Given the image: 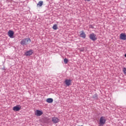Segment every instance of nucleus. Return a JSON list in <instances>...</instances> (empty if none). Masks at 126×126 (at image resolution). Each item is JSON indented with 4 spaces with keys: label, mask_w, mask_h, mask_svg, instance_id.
Segmentation results:
<instances>
[{
    "label": "nucleus",
    "mask_w": 126,
    "mask_h": 126,
    "mask_svg": "<svg viewBox=\"0 0 126 126\" xmlns=\"http://www.w3.org/2000/svg\"><path fill=\"white\" fill-rule=\"evenodd\" d=\"M64 63L65 64L67 63H68V60L66 58H65L64 59Z\"/></svg>",
    "instance_id": "2eb2a0df"
},
{
    "label": "nucleus",
    "mask_w": 126,
    "mask_h": 126,
    "mask_svg": "<svg viewBox=\"0 0 126 126\" xmlns=\"http://www.w3.org/2000/svg\"><path fill=\"white\" fill-rule=\"evenodd\" d=\"M43 1H39L37 4V6L41 7L43 5Z\"/></svg>",
    "instance_id": "ddd939ff"
},
{
    "label": "nucleus",
    "mask_w": 126,
    "mask_h": 126,
    "mask_svg": "<svg viewBox=\"0 0 126 126\" xmlns=\"http://www.w3.org/2000/svg\"><path fill=\"white\" fill-rule=\"evenodd\" d=\"M34 114L35 116H37V117H40V116H42L43 115V111L36 110L35 111Z\"/></svg>",
    "instance_id": "20e7f679"
},
{
    "label": "nucleus",
    "mask_w": 126,
    "mask_h": 126,
    "mask_svg": "<svg viewBox=\"0 0 126 126\" xmlns=\"http://www.w3.org/2000/svg\"><path fill=\"white\" fill-rule=\"evenodd\" d=\"M30 42H31V39L29 38H27L22 39L20 42V44H22V46H27Z\"/></svg>",
    "instance_id": "f257e3e1"
},
{
    "label": "nucleus",
    "mask_w": 126,
    "mask_h": 126,
    "mask_svg": "<svg viewBox=\"0 0 126 126\" xmlns=\"http://www.w3.org/2000/svg\"><path fill=\"white\" fill-rule=\"evenodd\" d=\"M91 0H84L85 1H90Z\"/></svg>",
    "instance_id": "f3484780"
},
{
    "label": "nucleus",
    "mask_w": 126,
    "mask_h": 126,
    "mask_svg": "<svg viewBox=\"0 0 126 126\" xmlns=\"http://www.w3.org/2000/svg\"><path fill=\"white\" fill-rule=\"evenodd\" d=\"M90 39L92 40V41H96V40H97L96 34H95L94 33H91L90 35Z\"/></svg>",
    "instance_id": "7ed1b4c3"
},
{
    "label": "nucleus",
    "mask_w": 126,
    "mask_h": 126,
    "mask_svg": "<svg viewBox=\"0 0 126 126\" xmlns=\"http://www.w3.org/2000/svg\"><path fill=\"white\" fill-rule=\"evenodd\" d=\"M32 54H33V51H27L25 53V56L28 57V56H31V55H32Z\"/></svg>",
    "instance_id": "9b49d317"
},
{
    "label": "nucleus",
    "mask_w": 126,
    "mask_h": 126,
    "mask_svg": "<svg viewBox=\"0 0 126 126\" xmlns=\"http://www.w3.org/2000/svg\"><path fill=\"white\" fill-rule=\"evenodd\" d=\"M13 35H14V32L12 31H9L8 32V35L10 38H13Z\"/></svg>",
    "instance_id": "1a4fd4ad"
},
{
    "label": "nucleus",
    "mask_w": 126,
    "mask_h": 126,
    "mask_svg": "<svg viewBox=\"0 0 126 126\" xmlns=\"http://www.w3.org/2000/svg\"><path fill=\"white\" fill-rule=\"evenodd\" d=\"M120 39L121 40H124L125 41L126 40V33H122L120 35Z\"/></svg>",
    "instance_id": "6e6552de"
},
{
    "label": "nucleus",
    "mask_w": 126,
    "mask_h": 126,
    "mask_svg": "<svg viewBox=\"0 0 126 126\" xmlns=\"http://www.w3.org/2000/svg\"><path fill=\"white\" fill-rule=\"evenodd\" d=\"M64 82L67 86H69L70 85H71V80L66 79L65 80Z\"/></svg>",
    "instance_id": "9d476101"
},
{
    "label": "nucleus",
    "mask_w": 126,
    "mask_h": 126,
    "mask_svg": "<svg viewBox=\"0 0 126 126\" xmlns=\"http://www.w3.org/2000/svg\"><path fill=\"white\" fill-rule=\"evenodd\" d=\"M52 121L54 124H58L60 122V119L57 117H53L52 118Z\"/></svg>",
    "instance_id": "0eeeda50"
},
{
    "label": "nucleus",
    "mask_w": 126,
    "mask_h": 126,
    "mask_svg": "<svg viewBox=\"0 0 126 126\" xmlns=\"http://www.w3.org/2000/svg\"><path fill=\"white\" fill-rule=\"evenodd\" d=\"M46 102L47 103H53V102H54V99H53V98H47L46 99Z\"/></svg>",
    "instance_id": "f8f14e48"
},
{
    "label": "nucleus",
    "mask_w": 126,
    "mask_h": 126,
    "mask_svg": "<svg viewBox=\"0 0 126 126\" xmlns=\"http://www.w3.org/2000/svg\"><path fill=\"white\" fill-rule=\"evenodd\" d=\"M52 28L54 29V30H57L58 29V25L55 24L53 25Z\"/></svg>",
    "instance_id": "4468645a"
},
{
    "label": "nucleus",
    "mask_w": 126,
    "mask_h": 126,
    "mask_svg": "<svg viewBox=\"0 0 126 126\" xmlns=\"http://www.w3.org/2000/svg\"><path fill=\"white\" fill-rule=\"evenodd\" d=\"M123 71L124 74H126V67H124L123 68Z\"/></svg>",
    "instance_id": "dca6fc26"
},
{
    "label": "nucleus",
    "mask_w": 126,
    "mask_h": 126,
    "mask_svg": "<svg viewBox=\"0 0 126 126\" xmlns=\"http://www.w3.org/2000/svg\"><path fill=\"white\" fill-rule=\"evenodd\" d=\"M21 109V106L20 105H17L13 108V111H15V112H18Z\"/></svg>",
    "instance_id": "423d86ee"
},
{
    "label": "nucleus",
    "mask_w": 126,
    "mask_h": 126,
    "mask_svg": "<svg viewBox=\"0 0 126 126\" xmlns=\"http://www.w3.org/2000/svg\"><path fill=\"white\" fill-rule=\"evenodd\" d=\"M106 124V120L105 119V117H100L99 119V126H103L104 125Z\"/></svg>",
    "instance_id": "f03ea898"
},
{
    "label": "nucleus",
    "mask_w": 126,
    "mask_h": 126,
    "mask_svg": "<svg viewBox=\"0 0 126 126\" xmlns=\"http://www.w3.org/2000/svg\"><path fill=\"white\" fill-rule=\"evenodd\" d=\"M80 37L83 38V39H85L86 38V34H85L84 31H82L80 32Z\"/></svg>",
    "instance_id": "39448f33"
}]
</instances>
